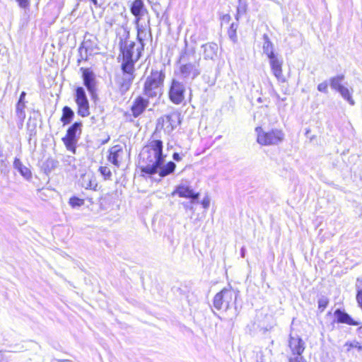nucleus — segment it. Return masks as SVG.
Here are the masks:
<instances>
[{
    "label": "nucleus",
    "mask_w": 362,
    "mask_h": 362,
    "mask_svg": "<svg viewBox=\"0 0 362 362\" xmlns=\"http://www.w3.org/2000/svg\"><path fill=\"white\" fill-rule=\"evenodd\" d=\"M185 85L176 79H173L168 93L170 100L174 104L179 105L185 99Z\"/></svg>",
    "instance_id": "1a4fd4ad"
},
{
    "label": "nucleus",
    "mask_w": 362,
    "mask_h": 362,
    "mask_svg": "<svg viewBox=\"0 0 362 362\" xmlns=\"http://www.w3.org/2000/svg\"><path fill=\"white\" fill-rule=\"evenodd\" d=\"M236 298L237 295L233 290L224 288L215 295L213 300L214 307L218 310L226 312L231 305L235 304Z\"/></svg>",
    "instance_id": "39448f33"
},
{
    "label": "nucleus",
    "mask_w": 362,
    "mask_h": 362,
    "mask_svg": "<svg viewBox=\"0 0 362 362\" xmlns=\"http://www.w3.org/2000/svg\"><path fill=\"white\" fill-rule=\"evenodd\" d=\"M337 92H339L340 93L341 96L345 100H346L349 105H351L352 106L355 105V101L352 98L353 89H351L350 90L348 88L344 86L340 90H339Z\"/></svg>",
    "instance_id": "c85d7f7f"
},
{
    "label": "nucleus",
    "mask_w": 362,
    "mask_h": 362,
    "mask_svg": "<svg viewBox=\"0 0 362 362\" xmlns=\"http://www.w3.org/2000/svg\"><path fill=\"white\" fill-rule=\"evenodd\" d=\"M238 28V25L235 23H232L230 26L229 30H228V35L230 38V40L235 42L237 40V35H236V30Z\"/></svg>",
    "instance_id": "473e14b6"
},
{
    "label": "nucleus",
    "mask_w": 362,
    "mask_h": 362,
    "mask_svg": "<svg viewBox=\"0 0 362 362\" xmlns=\"http://www.w3.org/2000/svg\"><path fill=\"white\" fill-rule=\"evenodd\" d=\"M187 46V41H185ZM200 57H197L195 48L185 47V50L181 53L180 57L179 71L181 76L185 79L194 80L201 74Z\"/></svg>",
    "instance_id": "f03ea898"
},
{
    "label": "nucleus",
    "mask_w": 362,
    "mask_h": 362,
    "mask_svg": "<svg viewBox=\"0 0 362 362\" xmlns=\"http://www.w3.org/2000/svg\"><path fill=\"white\" fill-rule=\"evenodd\" d=\"M86 44H87V42H84L83 43V45H83V47H85V48H86V49H87Z\"/></svg>",
    "instance_id": "de8ad7c7"
},
{
    "label": "nucleus",
    "mask_w": 362,
    "mask_h": 362,
    "mask_svg": "<svg viewBox=\"0 0 362 362\" xmlns=\"http://www.w3.org/2000/svg\"><path fill=\"white\" fill-rule=\"evenodd\" d=\"M173 158L176 161H180L182 159V157L180 156L178 153H174L173 155Z\"/></svg>",
    "instance_id": "79ce46f5"
},
{
    "label": "nucleus",
    "mask_w": 362,
    "mask_h": 362,
    "mask_svg": "<svg viewBox=\"0 0 362 362\" xmlns=\"http://www.w3.org/2000/svg\"><path fill=\"white\" fill-rule=\"evenodd\" d=\"M165 78V74L163 70L152 69L151 75L145 81L143 90L144 95L149 98L160 95Z\"/></svg>",
    "instance_id": "7ed1b4c3"
},
{
    "label": "nucleus",
    "mask_w": 362,
    "mask_h": 362,
    "mask_svg": "<svg viewBox=\"0 0 362 362\" xmlns=\"http://www.w3.org/2000/svg\"><path fill=\"white\" fill-rule=\"evenodd\" d=\"M25 107V103H18L16 104V116L19 119L21 122H23L25 118V112L24 109Z\"/></svg>",
    "instance_id": "7c9ffc66"
},
{
    "label": "nucleus",
    "mask_w": 362,
    "mask_h": 362,
    "mask_svg": "<svg viewBox=\"0 0 362 362\" xmlns=\"http://www.w3.org/2000/svg\"><path fill=\"white\" fill-rule=\"evenodd\" d=\"M245 252H246V250L244 247H243L241 249H240V255H241V257L244 258L245 256Z\"/></svg>",
    "instance_id": "c03bdc74"
},
{
    "label": "nucleus",
    "mask_w": 362,
    "mask_h": 362,
    "mask_svg": "<svg viewBox=\"0 0 362 362\" xmlns=\"http://www.w3.org/2000/svg\"><path fill=\"white\" fill-rule=\"evenodd\" d=\"M136 28L137 30V40L139 42V46L141 49H144V40L146 39L147 35H148L150 37H151V28H148L147 31L146 25L140 24L139 22H135Z\"/></svg>",
    "instance_id": "f3484780"
},
{
    "label": "nucleus",
    "mask_w": 362,
    "mask_h": 362,
    "mask_svg": "<svg viewBox=\"0 0 362 362\" xmlns=\"http://www.w3.org/2000/svg\"><path fill=\"white\" fill-rule=\"evenodd\" d=\"M202 204L204 209L209 208L210 205V198L208 196H206L202 201Z\"/></svg>",
    "instance_id": "58836bf2"
},
{
    "label": "nucleus",
    "mask_w": 362,
    "mask_h": 362,
    "mask_svg": "<svg viewBox=\"0 0 362 362\" xmlns=\"http://www.w3.org/2000/svg\"><path fill=\"white\" fill-rule=\"evenodd\" d=\"M129 37V32L127 30L124 31L123 37H119V46L122 59L138 61L141 57V52L144 49H141L139 45L135 47V42L128 40Z\"/></svg>",
    "instance_id": "20e7f679"
},
{
    "label": "nucleus",
    "mask_w": 362,
    "mask_h": 362,
    "mask_svg": "<svg viewBox=\"0 0 362 362\" xmlns=\"http://www.w3.org/2000/svg\"><path fill=\"white\" fill-rule=\"evenodd\" d=\"M148 104L149 101L148 99H146L142 96L137 97L131 107L132 115L134 117H138L144 112L148 106Z\"/></svg>",
    "instance_id": "2eb2a0df"
},
{
    "label": "nucleus",
    "mask_w": 362,
    "mask_h": 362,
    "mask_svg": "<svg viewBox=\"0 0 362 362\" xmlns=\"http://www.w3.org/2000/svg\"><path fill=\"white\" fill-rule=\"evenodd\" d=\"M99 171L105 179H110L112 173L110 169L107 166H102L99 168Z\"/></svg>",
    "instance_id": "c9c22d12"
},
{
    "label": "nucleus",
    "mask_w": 362,
    "mask_h": 362,
    "mask_svg": "<svg viewBox=\"0 0 362 362\" xmlns=\"http://www.w3.org/2000/svg\"><path fill=\"white\" fill-rule=\"evenodd\" d=\"M177 194L180 197L191 199V203H194L199 199V194L195 193L188 185L180 184L173 192L172 195Z\"/></svg>",
    "instance_id": "9b49d317"
},
{
    "label": "nucleus",
    "mask_w": 362,
    "mask_h": 362,
    "mask_svg": "<svg viewBox=\"0 0 362 362\" xmlns=\"http://www.w3.org/2000/svg\"><path fill=\"white\" fill-rule=\"evenodd\" d=\"M124 154V152L122 147L120 145H115L109 150L108 160L119 168Z\"/></svg>",
    "instance_id": "ddd939ff"
},
{
    "label": "nucleus",
    "mask_w": 362,
    "mask_h": 362,
    "mask_svg": "<svg viewBox=\"0 0 362 362\" xmlns=\"http://www.w3.org/2000/svg\"><path fill=\"white\" fill-rule=\"evenodd\" d=\"M82 77L84 86L92 98H94L96 95V80L94 74L89 69H83Z\"/></svg>",
    "instance_id": "9d476101"
},
{
    "label": "nucleus",
    "mask_w": 362,
    "mask_h": 362,
    "mask_svg": "<svg viewBox=\"0 0 362 362\" xmlns=\"http://www.w3.org/2000/svg\"><path fill=\"white\" fill-rule=\"evenodd\" d=\"M192 203H188V202H185V203H183V205L185 206V209H189L190 210H193V206H192Z\"/></svg>",
    "instance_id": "37998d69"
},
{
    "label": "nucleus",
    "mask_w": 362,
    "mask_h": 362,
    "mask_svg": "<svg viewBox=\"0 0 362 362\" xmlns=\"http://www.w3.org/2000/svg\"><path fill=\"white\" fill-rule=\"evenodd\" d=\"M3 156H4L3 151L0 149V157H3Z\"/></svg>",
    "instance_id": "09e8293b"
},
{
    "label": "nucleus",
    "mask_w": 362,
    "mask_h": 362,
    "mask_svg": "<svg viewBox=\"0 0 362 362\" xmlns=\"http://www.w3.org/2000/svg\"><path fill=\"white\" fill-rule=\"evenodd\" d=\"M82 186L86 189L96 190L98 185L92 175H86L82 177Z\"/></svg>",
    "instance_id": "bb28decb"
},
{
    "label": "nucleus",
    "mask_w": 362,
    "mask_h": 362,
    "mask_svg": "<svg viewBox=\"0 0 362 362\" xmlns=\"http://www.w3.org/2000/svg\"><path fill=\"white\" fill-rule=\"evenodd\" d=\"M25 95H26V93L25 91L21 92L18 103H25Z\"/></svg>",
    "instance_id": "a19ab883"
},
{
    "label": "nucleus",
    "mask_w": 362,
    "mask_h": 362,
    "mask_svg": "<svg viewBox=\"0 0 362 362\" xmlns=\"http://www.w3.org/2000/svg\"><path fill=\"white\" fill-rule=\"evenodd\" d=\"M317 90L320 92L327 93L328 92V84L327 81H323L318 84L317 86Z\"/></svg>",
    "instance_id": "e433bc0d"
},
{
    "label": "nucleus",
    "mask_w": 362,
    "mask_h": 362,
    "mask_svg": "<svg viewBox=\"0 0 362 362\" xmlns=\"http://www.w3.org/2000/svg\"><path fill=\"white\" fill-rule=\"evenodd\" d=\"M82 123L74 122L66 132V136L62 138V141L67 150L76 153V146L81 134Z\"/></svg>",
    "instance_id": "6e6552de"
},
{
    "label": "nucleus",
    "mask_w": 362,
    "mask_h": 362,
    "mask_svg": "<svg viewBox=\"0 0 362 362\" xmlns=\"http://www.w3.org/2000/svg\"><path fill=\"white\" fill-rule=\"evenodd\" d=\"M21 8H26L29 5L28 0H16Z\"/></svg>",
    "instance_id": "ea45409f"
},
{
    "label": "nucleus",
    "mask_w": 362,
    "mask_h": 362,
    "mask_svg": "<svg viewBox=\"0 0 362 362\" xmlns=\"http://www.w3.org/2000/svg\"><path fill=\"white\" fill-rule=\"evenodd\" d=\"M204 48V58L214 60L217 56L218 45L216 43L210 42L202 45Z\"/></svg>",
    "instance_id": "6ab92c4d"
},
{
    "label": "nucleus",
    "mask_w": 362,
    "mask_h": 362,
    "mask_svg": "<svg viewBox=\"0 0 362 362\" xmlns=\"http://www.w3.org/2000/svg\"><path fill=\"white\" fill-rule=\"evenodd\" d=\"M137 61L134 59H122L121 69L123 72V75H129L134 76V64Z\"/></svg>",
    "instance_id": "412c9836"
},
{
    "label": "nucleus",
    "mask_w": 362,
    "mask_h": 362,
    "mask_svg": "<svg viewBox=\"0 0 362 362\" xmlns=\"http://www.w3.org/2000/svg\"><path fill=\"white\" fill-rule=\"evenodd\" d=\"M74 96L76 103L88 100L85 89L83 87L76 88Z\"/></svg>",
    "instance_id": "c756f323"
},
{
    "label": "nucleus",
    "mask_w": 362,
    "mask_h": 362,
    "mask_svg": "<svg viewBox=\"0 0 362 362\" xmlns=\"http://www.w3.org/2000/svg\"><path fill=\"white\" fill-rule=\"evenodd\" d=\"M344 74H340V75H337L336 76L332 77L329 79L331 88L337 91H338L339 90H340L341 88L344 87V86L341 84V82L344 81Z\"/></svg>",
    "instance_id": "cd10ccee"
},
{
    "label": "nucleus",
    "mask_w": 362,
    "mask_h": 362,
    "mask_svg": "<svg viewBox=\"0 0 362 362\" xmlns=\"http://www.w3.org/2000/svg\"><path fill=\"white\" fill-rule=\"evenodd\" d=\"M134 79V76L123 75L122 77L118 80L119 90L122 93H126L129 89Z\"/></svg>",
    "instance_id": "4be33fe9"
},
{
    "label": "nucleus",
    "mask_w": 362,
    "mask_h": 362,
    "mask_svg": "<svg viewBox=\"0 0 362 362\" xmlns=\"http://www.w3.org/2000/svg\"><path fill=\"white\" fill-rule=\"evenodd\" d=\"M357 283H359L360 284H356L357 289L358 288V286L360 288H362V279L360 280L359 279H357Z\"/></svg>",
    "instance_id": "a18cd8bd"
},
{
    "label": "nucleus",
    "mask_w": 362,
    "mask_h": 362,
    "mask_svg": "<svg viewBox=\"0 0 362 362\" xmlns=\"http://www.w3.org/2000/svg\"><path fill=\"white\" fill-rule=\"evenodd\" d=\"M181 124V113L172 111L157 120L156 129L160 128L167 134H170Z\"/></svg>",
    "instance_id": "423d86ee"
},
{
    "label": "nucleus",
    "mask_w": 362,
    "mask_h": 362,
    "mask_svg": "<svg viewBox=\"0 0 362 362\" xmlns=\"http://www.w3.org/2000/svg\"><path fill=\"white\" fill-rule=\"evenodd\" d=\"M329 303V299L326 296H321L317 301L318 309L323 312Z\"/></svg>",
    "instance_id": "2f4dec72"
},
{
    "label": "nucleus",
    "mask_w": 362,
    "mask_h": 362,
    "mask_svg": "<svg viewBox=\"0 0 362 362\" xmlns=\"http://www.w3.org/2000/svg\"><path fill=\"white\" fill-rule=\"evenodd\" d=\"M163 141L159 139H153L149 141L148 144L144 147L148 151H151L152 153H155L159 157H162L165 160V156H164L163 152Z\"/></svg>",
    "instance_id": "a211bd4d"
},
{
    "label": "nucleus",
    "mask_w": 362,
    "mask_h": 362,
    "mask_svg": "<svg viewBox=\"0 0 362 362\" xmlns=\"http://www.w3.org/2000/svg\"><path fill=\"white\" fill-rule=\"evenodd\" d=\"M289 348L292 352L291 356H303L305 350V343L299 337L290 336Z\"/></svg>",
    "instance_id": "f8f14e48"
},
{
    "label": "nucleus",
    "mask_w": 362,
    "mask_h": 362,
    "mask_svg": "<svg viewBox=\"0 0 362 362\" xmlns=\"http://www.w3.org/2000/svg\"><path fill=\"white\" fill-rule=\"evenodd\" d=\"M264 43H263V52L267 56L268 58L275 56L274 52V45L269 40L268 35L264 34L263 35Z\"/></svg>",
    "instance_id": "5701e85b"
},
{
    "label": "nucleus",
    "mask_w": 362,
    "mask_h": 362,
    "mask_svg": "<svg viewBox=\"0 0 362 362\" xmlns=\"http://www.w3.org/2000/svg\"><path fill=\"white\" fill-rule=\"evenodd\" d=\"M269 59V64L272 71L278 81L284 82L285 78L282 71V60H280L276 55Z\"/></svg>",
    "instance_id": "4468645a"
},
{
    "label": "nucleus",
    "mask_w": 362,
    "mask_h": 362,
    "mask_svg": "<svg viewBox=\"0 0 362 362\" xmlns=\"http://www.w3.org/2000/svg\"><path fill=\"white\" fill-rule=\"evenodd\" d=\"M257 134V141L263 146L277 145L284 139V134L281 130L272 129L270 132H264L262 127H256Z\"/></svg>",
    "instance_id": "0eeeda50"
},
{
    "label": "nucleus",
    "mask_w": 362,
    "mask_h": 362,
    "mask_svg": "<svg viewBox=\"0 0 362 362\" xmlns=\"http://www.w3.org/2000/svg\"><path fill=\"white\" fill-rule=\"evenodd\" d=\"M288 362H305L303 356H291L288 357Z\"/></svg>",
    "instance_id": "4c0bfd02"
},
{
    "label": "nucleus",
    "mask_w": 362,
    "mask_h": 362,
    "mask_svg": "<svg viewBox=\"0 0 362 362\" xmlns=\"http://www.w3.org/2000/svg\"><path fill=\"white\" fill-rule=\"evenodd\" d=\"M130 11L135 16V22H139L141 18L147 13L142 0H134L131 6Z\"/></svg>",
    "instance_id": "dca6fc26"
},
{
    "label": "nucleus",
    "mask_w": 362,
    "mask_h": 362,
    "mask_svg": "<svg viewBox=\"0 0 362 362\" xmlns=\"http://www.w3.org/2000/svg\"><path fill=\"white\" fill-rule=\"evenodd\" d=\"M334 315H336L337 318V322L340 323H346L350 325H358L359 322L355 321L354 319L351 317L349 315H348L346 313H344L343 311H341L340 310L337 309Z\"/></svg>",
    "instance_id": "aec40b11"
},
{
    "label": "nucleus",
    "mask_w": 362,
    "mask_h": 362,
    "mask_svg": "<svg viewBox=\"0 0 362 362\" xmlns=\"http://www.w3.org/2000/svg\"><path fill=\"white\" fill-rule=\"evenodd\" d=\"M69 203L74 208L78 207L84 204V200L76 197H73L70 198Z\"/></svg>",
    "instance_id": "72a5a7b5"
},
{
    "label": "nucleus",
    "mask_w": 362,
    "mask_h": 362,
    "mask_svg": "<svg viewBox=\"0 0 362 362\" xmlns=\"http://www.w3.org/2000/svg\"><path fill=\"white\" fill-rule=\"evenodd\" d=\"M78 106L77 113L78 115L85 117L90 115V107L88 100L76 103Z\"/></svg>",
    "instance_id": "393cba45"
},
{
    "label": "nucleus",
    "mask_w": 362,
    "mask_h": 362,
    "mask_svg": "<svg viewBox=\"0 0 362 362\" xmlns=\"http://www.w3.org/2000/svg\"><path fill=\"white\" fill-rule=\"evenodd\" d=\"M247 0H238V13H245L247 11Z\"/></svg>",
    "instance_id": "f704fd0d"
},
{
    "label": "nucleus",
    "mask_w": 362,
    "mask_h": 362,
    "mask_svg": "<svg viewBox=\"0 0 362 362\" xmlns=\"http://www.w3.org/2000/svg\"><path fill=\"white\" fill-rule=\"evenodd\" d=\"M74 117V112L71 107L64 106L62 109L61 122L64 125L69 124Z\"/></svg>",
    "instance_id": "a878e982"
},
{
    "label": "nucleus",
    "mask_w": 362,
    "mask_h": 362,
    "mask_svg": "<svg viewBox=\"0 0 362 362\" xmlns=\"http://www.w3.org/2000/svg\"><path fill=\"white\" fill-rule=\"evenodd\" d=\"M141 158L144 165L141 167V172L148 175H158L164 177L173 173L176 168L174 162L170 161L164 165L165 160L146 148H143Z\"/></svg>",
    "instance_id": "f257e3e1"
},
{
    "label": "nucleus",
    "mask_w": 362,
    "mask_h": 362,
    "mask_svg": "<svg viewBox=\"0 0 362 362\" xmlns=\"http://www.w3.org/2000/svg\"><path fill=\"white\" fill-rule=\"evenodd\" d=\"M13 166L25 178L28 179L31 177L30 170L23 165L20 159L15 158Z\"/></svg>",
    "instance_id": "b1692460"
},
{
    "label": "nucleus",
    "mask_w": 362,
    "mask_h": 362,
    "mask_svg": "<svg viewBox=\"0 0 362 362\" xmlns=\"http://www.w3.org/2000/svg\"><path fill=\"white\" fill-rule=\"evenodd\" d=\"M94 5L98 6V0H90Z\"/></svg>",
    "instance_id": "49530a36"
}]
</instances>
